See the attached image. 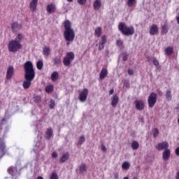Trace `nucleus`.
Wrapping results in <instances>:
<instances>
[{"label": "nucleus", "mask_w": 179, "mask_h": 179, "mask_svg": "<svg viewBox=\"0 0 179 179\" xmlns=\"http://www.w3.org/2000/svg\"><path fill=\"white\" fill-rule=\"evenodd\" d=\"M24 69V76L22 86L24 89L27 90L31 86V81L34 80L36 77V71H34V67H33V63L30 61L26 62L23 65Z\"/></svg>", "instance_id": "f257e3e1"}, {"label": "nucleus", "mask_w": 179, "mask_h": 179, "mask_svg": "<svg viewBox=\"0 0 179 179\" xmlns=\"http://www.w3.org/2000/svg\"><path fill=\"white\" fill-rule=\"evenodd\" d=\"M64 40L72 43V41L75 40V31L73 29L71 28V21L68 20L64 21Z\"/></svg>", "instance_id": "f03ea898"}, {"label": "nucleus", "mask_w": 179, "mask_h": 179, "mask_svg": "<svg viewBox=\"0 0 179 179\" xmlns=\"http://www.w3.org/2000/svg\"><path fill=\"white\" fill-rule=\"evenodd\" d=\"M118 29L123 34V36H133L135 34V29L134 27H128L125 23L120 22L118 25Z\"/></svg>", "instance_id": "7ed1b4c3"}, {"label": "nucleus", "mask_w": 179, "mask_h": 179, "mask_svg": "<svg viewBox=\"0 0 179 179\" xmlns=\"http://www.w3.org/2000/svg\"><path fill=\"white\" fill-rule=\"evenodd\" d=\"M20 170H22V166L20 164H17L15 166L10 167L8 171L13 179H17L19 178V176H20Z\"/></svg>", "instance_id": "20e7f679"}, {"label": "nucleus", "mask_w": 179, "mask_h": 179, "mask_svg": "<svg viewBox=\"0 0 179 179\" xmlns=\"http://www.w3.org/2000/svg\"><path fill=\"white\" fill-rule=\"evenodd\" d=\"M21 48L22 44L19 43L16 40H11L8 43V51L10 52H17Z\"/></svg>", "instance_id": "39448f33"}, {"label": "nucleus", "mask_w": 179, "mask_h": 179, "mask_svg": "<svg viewBox=\"0 0 179 179\" xmlns=\"http://www.w3.org/2000/svg\"><path fill=\"white\" fill-rule=\"evenodd\" d=\"M157 101V94H156V93L155 92L151 93L149 95L148 99V107H150V108H153Z\"/></svg>", "instance_id": "423d86ee"}, {"label": "nucleus", "mask_w": 179, "mask_h": 179, "mask_svg": "<svg viewBox=\"0 0 179 179\" xmlns=\"http://www.w3.org/2000/svg\"><path fill=\"white\" fill-rule=\"evenodd\" d=\"M89 94V90L86 88L83 89L79 94V100L83 103H85L87 100V95Z\"/></svg>", "instance_id": "0eeeda50"}, {"label": "nucleus", "mask_w": 179, "mask_h": 179, "mask_svg": "<svg viewBox=\"0 0 179 179\" xmlns=\"http://www.w3.org/2000/svg\"><path fill=\"white\" fill-rule=\"evenodd\" d=\"M0 131H2V127H0ZM5 143L2 138H0V159L5 156Z\"/></svg>", "instance_id": "6e6552de"}, {"label": "nucleus", "mask_w": 179, "mask_h": 179, "mask_svg": "<svg viewBox=\"0 0 179 179\" xmlns=\"http://www.w3.org/2000/svg\"><path fill=\"white\" fill-rule=\"evenodd\" d=\"M147 61L148 62H152L153 65L156 66V68L159 69L160 68V64L159 63V60L155 57H147Z\"/></svg>", "instance_id": "1a4fd4ad"}, {"label": "nucleus", "mask_w": 179, "mask_h": 179, "mask_svg": "<svg viewBox=\"0 0 179 179\" xmlns=\"http://www.w3.org/2000/svg\"><path fill=\"white\" fill-rule=\"evenodd\" d=\"M169 148V143L167 141H164L162 143H159L156 146L157 150H166Z\"/></svg>", "instance_id": "9d476101"}, {"label": "nucleus", "mask_w": 179, "mask_h": 179, "mask_svg": "<svg viewBox=\"0 0 179 179\" xmlns=\"http://www.w3.org/2000/svg\"><path fill=\"white\" fill-rule=\"evenodd\" d=\"M106 43H107V36H103L101 37V41L99 43V48H98L99 51H101V50L104 49Z\"/></svg>", "instance_id": "9b49d317"}, {"label": "nucleus", "mask_w": 179, "mask_h": 179, "mask_svg": "<svg viewBox=\"0 0 179 179\" xmlns=\"http://www.w3.org/2000/svg\"><path fill=\"white\" fill-rule=\"evenodd\" d=\"M135 104H136V108L139 111H142V110L145 108V103L143 102V101L136 100Z\"/></svg>", "instance_id": "f8f14e48"}, {"label": "nucleus", "mask_w": 179, "mask_h": 179, "mask_svg": "<svg viewBox=\"0 0 179 179\" xmlns=\"http://www.w3.org/2000/svg\"><path fill=\"white\" fill-rule=\"evenodd\" d=\"M171 155V151L170 149H166L162 153V159L164 162L169 160L170 159V156Z\"/></svg>", "instance_id": "ddd939ff"}, {"label": "nucleus", "mask_w": 179, "mask_h": 179, "mask_svg": "<svg viewBox=\"0 0 179 179\" xmlns=\"http://www.w3.org/2000/svg\"><path fill=\"white\" fill-rule=\"evenodd\" d=\"M13 72H14L13 66H10L7 69V72H6V79H8V80H9V79H12V76H13Z\"/></svg>", "instance_id": "4468645a"}, {"label": "nucleus", "mask_w": 179, "mask_h": 179, "mask_svg": "<svg viewBox=\"0 0 179 179\" xmlns=\"http://www.w3.org/2000/svg\"><path fill=\"white\" fill-rule=\"evenodd\" d=\"M159 32V27H157V25L152 24L151 27L150 28V36H155Z\"/></svg>", "instance_id": "2eb2a0df"}, {"label": "nucleus", "mask_w": 179, "mask_h": 179, "mask_svg": "<svg viewBox=\"0 0 179 179\" xmlns=\"http://www.w3.org/2000/svg\"><path fill=\"white\" fill-rule=\"evenodd\" d=\"M46 10L48 13H52V12H55V10H57V6L55 4H48L47 6Z\"/></svg>", "instance_id": "dca6fc26"}, {"label": "nucleus", "mask_w": 179, "mask_h": 179, "mask_svg": "<svg viewBox=\"0 0 179 179\" xmlns=\"http://www.w3.org/2000/svg\"><path fill=\"white\" fill-rule=\"evenodd\" d=\"M38 0H32L29 3V8L32 12H34L37 9V3Z\"/></svg>", "instance_id": "f3484780"}, {"label": "nucleus", "mask_w": 179, "mask_h": 179, "mask_svg": "<svg viewBox=\"0 0 179 179\" xmlns=\"http://www.w3.org/2000/svg\"><path fill=\"white\" fill-rule=\"evenodd\" d=\"M118 96L115 94H113V98L111 99V106L112 107H117L118 104Z\"/></svg>", "instance_id": "a211bd4d"}, {"label": "nucleus", "mask_w": 179, "mask_h": 179, "mask_svg": "<svg viewBox=\"0 0 179 179\" xmlns=\"http://www.w3.org/2000/svg\"><path fill=\"white\" fill-rule=\"evenodd\" d=\"M11 29L13 31H17V29H22V24L17 23V22H13L11 24Z\"/></svg>", "instance_id": "6ab92c4d"}, {"label": "nucleus", "mask_w": 179, "mask_h": 179, "mask_svg": "<svg viewBox=\"0 0 179 179\" xmlns=\"http://www.w3.org/2000/svg\"><path fill=\"white\" fill-rule=\"evenodd\" d=\"M107 75H108V71H107V69H103L101 71V73H100V76H99V79L103 80V79H104L105 78L107 77Z\"/></svg>", "instance_id": "aec40b11"}, {"label": "nucleus", "mask_w": 179, "mask_h": 179, "mask_svg": "<svg viewBox=\"0 0 179 179\" xmlns=\"http://www.w3.org/2000/svg\"><path fill=\"white\" fill-rule=\"evenodd\" d=\"M69 159V152H66L62 155V157L59 159L60 163H65L66 160Z\"/></svg>", "instance_id": "412c9836"}, {"label": "nucleus", "mask_w": 179, "mask_h": 179, "mask_svg": "<svg viewBox=\"0 0 179 179\" xmlns=\"http://www.w3.org/2000/svg\"><path fill=\"white\" fill-rule=\"evenodd\" d=\"M93 6L95 10H99L101 8V1L96 0L93 3Z\"/></svg>", "instance_id": "4be33fe9"}, {"label": "nucleus", "mask_w": 179, "mask_h": 179, "mask_svg": "<svg viewBox=\"0 0 179 179\" xmlns=\"http://www.w3.org/2000/svg\"><path fill=\"white\" fill-rule=\"evenodd\" d=\"M64 58H66L72 62L73 59H75V53H73V52H67Z\"/></svg>", "instance_id": "5701e85b"}, {"label": "nucleus", "mask_w": 179, "mask_h": 179, "mask_svg": "<svg viewBox=\"0 0 179 179\" xmlns=\"http://www.w3.org/2000/svg\"><path fill=\"white\" fill-rule=\"evenodd\" d=\"M166 99L168 101H171V99L173 98V95H171V89H168L166 91Z\"/></svg>", "instance_id": "b1692460"}, {"label": "nucleus", "mask_w": 179, "mask_h": 179, "mask_svg": "<svg viewBox=\"0 0 179 179\" xmlns=\"http://www.w3.org/2000/svg\"><path fill=\"white\" fill-rule=\"evenodd\" d=\"M51 80L52 82H55V80H57V79L59 78V74H58V72L57 71H54L52 74H51Z\"/></svg>", "instance_id": "393cba45"}, {"label": "nucleus", "mask_w": 179, "mask_h": 179, "mask_svg": "<svg viewBox=\"0 0 179 179\" xmlns=\"http://www.w3.org/2000/svg\"><path fill=\"white\" fill-rule=\"evenodd\" d=\"M43 54L45 57H48V55L51 54V50L48 47L45 46L43 48Z\"/></svg>", "instance_id": "a878e982"}, {"label": "nucleus", "mask_w": 179, "mask_h": 179, "mask_svg": "<svg viewBox=\"0 0 179 179\" xmlns=\"http://www.w3.org/2000/svg\"><path fill=\"white\" fill-rule=\"evenodd\" d=\"M173 51H174V48H173V47H167L165 49V53L168 55V57H170V55L173 54Z\"/></svg>", "instance_id": "bb28decb"}, {"label": "nucleus", "mask_w": 179, "mask_h": 179, "mask_svg": "<svg viewBox=\"0 0 179 179\" xmlns=\"http://www.w3.org/2000/svg\"><path fill=\"white\" fill-rule=\"evenodd\" d=\"M62 60L60 57H56L53 59V64L56 65V66H59L61 64Z\"/></svg>", "instance_id": "cd10ccee"}, {"label": "nucleus", "mask_w": 179, "mask_h": 179, "mask_svg": "<svg viewBox=\"0 0 179 179\" xmlns=\"http://www.w3.org/2000/svg\"><path fill=\"white\" fill-rule=\"evenodd\" d=\"M127 4L129 8H132V6H135V5H136V0H127Z\"/></svg>", "instance_id": "c85d7f7f"}, {"label": "nucleus", "mask_w": 179, "mask_h": 179, "mask_svg": "<svg viewBox=\"0 0 179 179\" xmlns=\"http://www.w3.org/2000/svg\"><path fill=\"white\" fill-rule=\"evenodd\" d=\"M131 148L134 150H136L137 149H139V143L136 141H134L131 143Z\"/></svg>", "instance_id": "c756f323"}, {"label": "nucleus", "mask_w": 179, "mask_h": 179, "mask_svg": "<svg viewBox=\"0 0 179 179\" xmlns=\"http://www.w3.org/2000/svg\"><path fill=\"white\" fill-rule=\"evenodd\" d=\"M63 64H64V66H69V65H71V64H72V61L69 60L66 57H64Z\"/></svg>", "instance_id": "7c9ffc66"}, {"label": "nucleus", "mask_w": 179, "mask_h": 179, "mask_svg": "<svg viewBox=\"0 0 179 179\" xmlns=\"http://www.w3.org/2000/svg\"><path fill=\"white\" fill-rule=\"evenodd\" d=\"M52 134H53L52 129H48V131H46L47 139H51V138H52Z\"/></svg>", "instance_id": "2f4dec72"}, {"label": "nucleus", "mask_w": 179, "mask_h": 179, "mask_svg": "<svg viewBox=\"0 0 179 179\" xmlns=\"http://www.w3.org/2000/svg\"><path fill=\"white\" fill-rule=\"evenodd\" d=\"M129 167H131V164L128 162H124L122 164V169H123V170H128Z\"/></svg>", "instance_id": "473e14b6"}, {"label": "nucleus", "mask_w": 179, "mask_h": 179, "mask_svg": "<svg viewBox=\"0 0 179 179\" xmlns=\"http://www.w3.org/2000/svg\"><path fill=\"white\" fill-rule=\"evenodd\" d=\"M79 170H80V173H86V171L87 170V167L86 166V164H82L79 166Z\"/></svg>", "instance_id": "72a5a7b5"}, {"label": "nucleus", "mask_w": 179, "mask_h": 179, "mask_svg": "<svg viewBox=\"0 0 179 179\" xmlns=\"http://www.w3.org/2000/svg\"><path fill=\"white\" fill-rule=\"evenodd\" d=\"M9 117H6V116L1 119L0 121V125H8V121Z\"/></svg>", "instance_id": "f704fd0d"}, {"label": "nucleus", "mask_w": 179, "mask_h": 179, "mask_svg": "<svg viewBox=\"0 0 179 179\" xmlns=\"http://www.w3.org/2000/svg\"><path fill=\"white\" fill-rule=\"evenodd\" d=\"M43 65H44V64L43 63V61L39 60L36 63V68H37V69H38L39 71H41V69H43Z\"/></svg>", "instance_id": "c9c22d12"}, {"label": "nucleus", "mask_w": 179, "mask_h": 179, "mask_svg": "<svg viewBox=\"0 0 179 179\" xmlns=\"http://www.w3.org/2000/svg\"><path fill=\"white\" fill-rule=\"evenodd\" d=\"M86 141V138H85V136H80L79 139H78V145H82L83 143H85V142Z\"/></svg>", "instance_id": "e433bc0d"}, {"label": "nucleus", "mask_w": 179, "mask_h": 179, "mask_svg": "<svg viewBox=\"0 0 179 179\" xmlns=\"http://www.w3.org/2000/svg\"><path fill=\"white\" fill-rule=\"evenodd\" d=\"M46 93H51L54 90V87L52 85L47 86L45 89Z\"/></svg>", "instance_id": "4c0bfd02"}, {"label": "nucleus", "mask_w": 179, "mask_h": 179, "mask_svg": "<svg viewBox=\"0 0 179 179\" xmlns=\"http://www.w3.org/2000/svg\"><path fill=\"white\" fill-rule=\"evenodd\" d=\"M162 33H163V34H167V33H169V29L167 28V25L162 26Z\"/></svg>", "instance_id": "58836bf2"}, {"label": "nucleus", "mask_w": 179, "mask_h": 179, "mask_svg": "<svg viewBox=\"0 0 179 179\" xmlns=\"http://www.w3.org/2000/svg\"><path fill=\"white\" fill-rule=\"evenodd\" d=\"M101 35V28L97 27L95 30V36H97V37H100Z\"/></svg>", "instance_id": "ea45409f"}, {"label": "nucleus", "mask_w": 179, "mask_h": 179, "mask_svg": "<svg viewBox=\"0 0 179 179\" xmlns=\"http://www.w3.org/2000/svg\"><path fill=\"white\" fill-rule=\"evenodd\" d=\"M22 39L23 36H22V34H18L17 37L14 40H16V41H17L20 44V41H22Z\"/></svg>", "instance_id": "a19ab883"}, {"label": "nucleus", "mask_w": 179, "mask_h": 179, "mask_svg": "<svg viewBox=\"0 0 179 179\" xmlns=\"http://www.w3.org/2000/svg\"><path fill=\"white\" fill-rule=\"evenodd\" d=\"M34 101H35V103H40V101H41V96H40L38 95L34 96Z\"/></svg>", "instance_id": "79ce46f5"}, {"label": "nucleus", "mask_w": 179, "mask_h": 179, "mask_svg": "<svg viewBox=\"0 0 179 179\" xmlns=\"http://www.w3.org/2000/svg\"><path fill=\"white\" fill-rule=\"evenodd\" d=\"M152 133H153V136L155 138H157V136H159V129L157 128H155L152 130Z\"/></svg>", "instance_id": "37998d69"}, {"label": "nucleus", "mask_w": 179, "mask_h": 179, "mask_svg": "<svg viewBox=\"0 0 179 179\" xmlns=\"http://www.w3.org/2000/svg\"><path fill=\"white\" fill-rule=\"evenodd\" d=\"M129 54L127 52H122V59L123 61H127L128 59Z\"/></svg>", "instance_id": "c03bdc74"}, {"label": "nucleus", "mask_w": 179, "mask_h": 179, "mask_svg": "<svg viewBox=\"0 0 179 179\" xmlns=\"http://www.w3.org/2000/svg\"><path fill=\"white\" fill-rule=\"evenodd\" d=\"M54 107H55V101H54L53 99H51L50 103V108L52 109L54 108Z\"/></svg>", "instance_id": "a18cd8bd"}, {"label": "nucleus", "mask_w": 179, "mask_h": 179, "mask_svg": "<svg viewBox=\"0 0 179 179\" xmlns=\"http://www.w3.org/2000/svg\"><path fill=\"white\" fill-rule=\"evenodd\" d=\"M79 5L83 6L86 5V2H87V0H77Z\"/></svg>", "instance_id": "49530a36"}, {"label": "nucleus", "mask_w": 179, "mask_h": 179, "mask_svg": "<svg viewBox=\"0 0 179 179\" xmlns=\"http://www.w3.org/2000/svg\"><path fill=\"white\" fill-rule=\"evenodd\" d=\"M50 179H58V175H57V173L53 172L50 176Z\"/></svg>", "instance_id": "de8ad7c7"}, {"label": "nucleus", "mask_w": 179, "mask_h": 179, "mask_svg": "<svg viewBox=\"0 0 179 179\" xmlns=\"http://www.w3.org/2000/svg\"><path fill=\"white\" fill-rule=\"evenodd\" d=\"M116 44L118 47H121L122 46V45L124 44V43L122 42V40H117L116 42Z\"/></svg>", "instance_id": "09e8293b"}, {"label": "nucleus", "mask_w": 179, "mask_h": 179, "mask_svg": "<svg viewBox=\"0 0 179 179\" xmlns=\"http://www.w3.org/2000/svg\"><path fill=\"white\" fill-rule=\"evenodd\" d=\"M124 86L125 87H129V80H125L124 81Z\"/></svg>", "instance_id": "8fccbe9b"}, {"label": "nucleus", "mask_w": 179, "mask_h": 179, "mask_svg": "<svg viewBox=\"0 0 179 179\" xmlns=\"http://www.w3.org/2000/svg\"><path fill=\"white\" fill-rule=\"evenodd\" d=\"M101 150H102V152H107V148H106V145L102 144L101 147Z\"/></svg>", "instance_id": "3c124183"}, {"label": "nucleus", "mask_w": 179, "mask_h": 179, "mask_svg": "<svg viewBox=\"0 0 179 179\" xmlns=\"http://www.w3.org/2000/svg\"><path fill=\"white\" fill-rule=\"evenodd\" d=\"M138 120H139V121H140L142 124H145V120H144L143 117L140 116V117H138Z\"/></svg>", "instance_id": "603ef678"}, {"label": "nucleus", "mask_w": 179, "mask_h": 179, "mask_svg": "<svg viewBox=\"0 0 179 179\" xmlns=\"http://www.w3.org/2000/svg\"><path fill=\"white\" fill-rule=\"evenodd\" d=\"M52 157H53V159H57V157H58V155L57 154V152H53L52 153Z\"/></svg>", "instance_id": "864d4df0"}, {"label": "nucleus", "mask_w": 179, "mask_h": 179, "mask_svg": "<svg viewBox=\"0 0 179 179\" xmlns=\"http://www.w3.org/2000/svg\"><path fill=\"white\" fill-rule=\"evenodd\" d=\"M175 153L176 156H179V147L176 149Z\"/></svg>", "instance_id": "5fc2aeb1"}, {"label": "nucleus", "mask_w": 179, "mask_h": 179, "mask_svg": "<svg viewBox=\"0 0 179 179\" xmlns=\"http://www.w3.org/2000/svg\"><path fill=\"white\" fill-rule=\"evenodd\" d=\"M128 73H129V75H134V70L129 69L128 70Z\"/></svg>", "instance_id": "6e6d98bb"}, {"label": "nucleus", "mask_w": 179, "mask_h": 179, "mask_svg": "<svg viewBox=\"0 0 179 179\" xmlns=\"http://www.w3.org/2000/svg\"><path fill=\"white\" fill-rule=\"evenodd\" d=\"M8 131H9V125H7L6 127V130L4 131V134H6L8 132Z\"/></svg>", "instance_id": "4d7b16f0"}, {"label": "nucleus", "mask_w": 179, "mask_h": 179, "mask_svg": "<svg viewBox=\"0 0 179 179\" xmlns=\"http://www.w3.org/2000/svg\"><path fill=\"white\" fill-rule=\"evenodd\" d=\"M114 94V90H110L109 91V95Z\"/></svg>", "instance_id": "13d9d810"}, {"label": "nucleus", "mask_w": 179, "mask_h": 179, "mask_svg": "<svg viewBox=\"0 0 179 179\" xmlns=\"http://www.w3.org/2000/svg\"><path fill=\"white\" fill-rule=\"evenodd\" d=\"M114 178L115 179L118 178V173H115Z\"/></svg>", "instance_id": "bf43d9fd"}, {"label": "nucleus", "mask_w": 179, "mask_h": 179, "mask_svg": "<svg viewBox=\"0 0 179 179\" xmlns=\"http://www.w3.org/2000/svg\"><path fill=\"white\" fill-rule=\"evenodd\" d=\"M176 20H177L178 24H179V16L176 17Z\"/></svg>", "instance_id": "052dcab7"}, {"label": "nucleus", "mask_w": 179, "mask_h": 179, "mask_svg": "<svg viewBox=\"0 0 179 179\" xmlns=\"http://www.w3.org/2000/svg\"><path fill=\"white\" fill-rule=\"evenodd\" d=\"M37 179H43V176H38Z\"/></svg>", "instance_id": "680f3d73"}, {"label": "nucleus", "mask_w": 179, "mask_h": 179, "mask_svg": "<svg viewBox=\"0 0 179 179\" xmlns=\"http://www.w3.org/2000/svg\"><path fill=\"white\" fill-rule=\"evenodd\" d=\"M67 2H73V0H66Z\"/></svg>", "instance_id": "e2e57ef3"}, {"label": "nucleus", "mask_w": 179, "mask_h": 179, "mask_svg": "<svg viewBox=\"0 0 179 179\" xmlns=\"http://www.w3.org/2000/svg\"><path fill=\"white\" fill-rule=\"evenodd\" d=\"M123 179H129L128 177H124Z\"/></svg>", "instance_id": "0e129e2a"}]
</instances>
